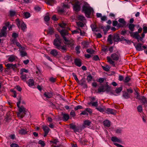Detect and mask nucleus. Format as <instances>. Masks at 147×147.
<instances>
[{
	"label": "nucleus",
	"mask_w": 147,
	"mask_h": 147,
	"mask_svg": "<svg viewBox=\"0 0 147 147\" xmlns=\"http://www.w3.org/2000/svg\"><path fill=\"white\" fill-rule=\"evenodd\" d=\"M74 63L78 67H80L82 65V63L81 61L79 59H76L74 60Z\"/></svg>",
	"instance_id": "obj_19"
},
{
	"label": "nucleus",
	"mask_w": 147,
	"mask_h": 147,
	"mask_svg": "<svg viewBox=\"0 0 147 147\" xmlns=\"http://www.w3.org/2000/svg\"><path fill=\"white\" fill-rule=\"evenodd\" d=\"M107 59L108 61L110 64L113 65H115L114 62L113 61L112 59L111 58L109 57H107Z\"/></svg>",
	"instance_id": "obj_35"
},
{
	"label": "nucleus",
	"mask_w": 147,
	"mask_h": 147,
	"mask_svg": "<svg viewBox=\"0 0 147 147\" xmlns=\"http://www.w3.org/2000/svg\"><path fill=\"white\" fill-rule=\"evenodd\" d=\"M80 46H78L76 47L75 50L76 51V53L77 54H79L80 53Z\"/></svg>",
	"instance_id": "obj_57"
},
{
	"label": "nucleus",
	"mask_w": 147,
	"mask_h": 147,
	"mask_svg": "<svg viewBox=\"0 0 147 147\" xmlns=\"http://www.w3.org/2000/svg\"><path fill=\"white\" fill-rule=\"evenodd\" d=\"M130 80V78L128 76L125 77V79L123 80V81L125 83L128 82Z\"/></svg>",
	"instance_id": "obj_56"
},
{
	"label": "nucleus",
	"mask_w": 147,
	"mask_h": 147,
	"mask_svg": "<svg viewBox=\"0 0 147 147\" xmlns=\"http://www.w3.org/2000/svg\"><path fill=\"white\" fill-rule=\"evenodd\" d=\"M28 85L30 86H32L34 85V81L33 79H29L28 81Z\"/></svg>",
	"instance_id": "obj_29"
},
{
	"label": "nucleus",
	"mask_w": 147,
	"mask_h": 147,
	"mask_svg": "<svg viewBox=\"0 0 147 147\" xmlns=\"http://www.w3.org/2000/svg\"><path fill=\"white\" fill-rule=\"evenodd\" d=\"M89 43L88 42L84 41L82 43V45L83 48H87L88 47Z\"/></svg>",
	"instance_id": "obj_31"
},
{
	"label": "nucleus",
	"mask_w": 147,
	"mask_h": 147,
	"mask_svg": "<svg viewBox=\"0 0 147 147\" xmlns=\"http://www.w3.org/2000/svg\"><path fill=\"white\" fill-rule=\"evenodd\" d=\"M27 126H22L20 127V129L18 131L19 134L22 135H25L28 134V133L30 132Z\"/></svg>",
	"instance_id": "obj_5"
},
{
	"label": "nucleus",
	"mask_w": 147,
	"mask_h": 147,
	"mask_svg": "<svg viewBox=\"0 0 147 147\" xmlns=\"http://www.w3.org/2000/svg\"><path fill=\"white\" fill-rule=\"evenodd\" d=\"M90 26L92 30L94 32L99 31L101 29V27H98L95 23L92 24Z\"/></svg>",
	"instance_id": "obj_11"
},
{
	"label": "nucleus",
	"mask_w": 147,
	"mask_h": 147,
	"mask_svg": "<svg viewBox=\"0 0 147 147\" xmlns=\"http://www.w3.org/2000/svg\"><path fill=\"white\" fill-rule=\"evenodd\" d=\"M112 38H113V36L112 35L110 34L109 36L107 39V41L111 44L113 43V41L112 40Z\"/></svg>",
	"instance_id": "obj_30"
},
{
	"label": "nucleus",
	"mask_w": 147,
	"mask_h": 147,
	"mask_svg": "<svg viewBox=\"0 0 147 147\" xmlns=\"http://www.w3.org/2000/svg\"><path fill=\"white\" fill-rule=\"evenodd\" d=\"M24 15L26 18H29L30 16V13L28 12H24Z\"/></svg>",
	"instance_id": "obj_40"
},
{
	"label": "nucleus",
	"mask_w": 147,
	"mask_h": 147,
	"mask_svg": "<svg viewBox=\"0 0 147 147\" xmlns=\"http://www.w3.org/2000/svg\"><path fill=\"white\" fill-rule=\"evenodd\" d=\"M16 45L19 47L20 49L22 50H24V48L22 47L21 45L18 42H16Z\"/></svg>",
	"instance_id": "obj_46"
},
{
	"label": "nucleus",
	"mask_w": 147,
	"mask_h": 147,
	"mask_svg": "<svg viewBox=\"0 0 147 147\" xmlns=\"http://www.w3.org/2000/svg\"><path fill=\"white\" fill-rule=\"evenodd\" d=\"M111 139V141L113 142H117L118 143H121V141L120 139L118 138L115 136L112 137Z\"/></svg>",
	"instance_id": "obj_18"
},
{
	"label": "nucleus",
	"mask_w": 147,
	"mask_h": 147,
	"mask_svg": "<svg viewBox=\"0 0 147 147\" xmlns=\"http://www.w3.org/2000/svg\"><path fill=\"white\" fill-rule=\"evenodd\" d=\"M75 43L74 41L73 40L69 41L68 42V45L69 47H73Z\"/></svg>",
	"instance_id": "obj_27"
},
{
	"label": "nucleus",
	"mask_w": 147,
	"mask_h": 147,
	"mask_svg": "<svg viewBox=\"0 0 147 147\" xmlns=\"http://www.w3.org/2000/svg\"><path fill=\"white\" fill-rule=\"evenodd\" d=\"M91 123V122L88 120H86L84 121V124L85 125L89 126L90 124Z\"/></svg>",
	"instance_id": "obj_54"
},
{
	"label": "nucleus",
	"mask_w": 147,
	"mask_h": 147,
	"mask_svg": "<svg viewBox=\"0 0 147 147\" xmlns=\"http://www.w3.org/2000/svg\"><path fill=\"white\" fill-rule=\"evenodd\" d=\"M119 22L121 24H119L117 25L118 27H123L126 24V22L123 18H120L118 20Z\"/></svg>",
	"instance_id": "obj_12"
},
{
	"label": "nucleus",
	"mask_w": 147,
	"mask_h": 147,
	"mask_svg": "<svg viewBox=\"0 0 147 147\" xmlns=\"http://www.w3.org/2000/svg\"><path fill=\"white\" fill-rule=\"evenodd\" d=\"M122 88L120 87L118 88H117L115 90L117 94L119 93L122 90Z\"/></svg>",
	"instance_id": "obj_49"
},
{
	"label": "nucleus",
	"mask_w": 147,
	"mask_h": 147,
	"mask_svg": "<svg viewBox=\"0 0 147 147\" xmlns=\"http://www.w3.org/2000/svg\"><path fill=\"white\" fill-rule=\"evenodd\" d=\"M66 24L65 23H61L59 24V26L61 28L64 29L66 26Z\"/></svg>",
	"instance_id": "obj_43"
},
{
	"label": "nucleus",
	"mask_w": 147,
	"mask_h": 147,
	"mask_svg": "<svg viewBox=\"0 0 147 147\" xmlns=\"http://www.w3.org/2000/svg\"><path fill=\"white\" fill-rule=\"evenodd\" d=\"M16 22L19 29H21L24 32L26 31V25L23 21H20L19 18H17L16 20Z\"/></svg>",
	"instance_id": "obj_3"
},
{
	"label": "nucleus",
	"mask_w": 147,
	"mask_h": 147,
	"mask_svg": "<svg viewBox=\"0 0 147 147\" xmlns=\"http://www.w3.org/2000/svg\"><path fill=\"white\" fill-rule=\"evenodd\" d=\"M44 95L47 98H51L53 96V93L52 92H45Z\"/></svg>",
	"instance_id": "obj_16"
},
{
	"label": "nucleus",
	"mask_w": 147,
	"mask_h": 147,
	"mask_svg": "<svg viewBox=\"0 0 147 147\" xmlns=\"http://www.w3.org/2000/svg\"><path fill=\"white\" fill-rule=\"evenodd\" d=\"M38 143L41 145V146L44 147L45 146V144L44 142L41 140H40L38 142Z\"/></svg>",
	"instance_id": "obj_63"
},
{
	"label": "nucleus",
	"mask_w": 147,
	"mask_h": 147,
	"mask_svg": "<svg viewBox=\"0 0 147 147\" xmlns=\"http://www.w3.org/2000/svg\"><path fill=\"white\" fill-rule=\"evenodd\" d=\"M135 25L133 24H130L128 26V27L129 29L131 31H133L134 30V28L135 27Z\"/></svg>",
	"instance_id": "obj_36"
},
{
	"label": "nucleus",
	"mask_w": 147,
	"mask_h": 147,
	"mask_svg": "<svg viewBox=\"0 0 147 147\" xmlns=\"http://www.w3.org/2000/svg\"><path fill=\"white\" fill-rule=\"evenodd\" d=\"M137 109L138 111L139 112H140V113H141L142 112V107L140 105H139L138 106V107H137Z\"/></svg>",
	"instance_id": "obj_58"
},
{
	"label": "nucleus",
	"mask_w": 147,
	"mask_h": 147,
	"mask_svg": "<svg viewBox=\"0 0 147 147\" xmlns=\"http://www.w3.org/2000/svg\"><path fill=\"white\" fill-rule=\"evenodd\" d=\"M70 128L73 129L74 132L78 131V129L76 128V126L73 123H71L69 125Z\"/></svg>",
	"instance_id": "obj_24"
},
{
	"label": "nucleus",
	"mask_w": 147,
	"mask_h": 147,
	"mask_svg": "<svg viewBox=\"0 0 147 147\" xmlns=\"http://www.w3.org/2000/svg\"><path fill=\"white\" fill-rule=\"evenodd\" d=\"M49 80L51 82L54 83L56 82V78L52 77L50 78Z\"/></svg>",
	"instance_id": "obj_62"
},
{
	"label": "nucleus",
	"mask_w": 147,
	"mask_h": 147,
	"mask_svg": "<svg viewBox=\"0 0 147 147\" xmlns=\"http://www.w3.org/2000/svg\"><path fill=\"white\" fill-rule=\"evenodd\" d=\"M50 53L53 56H56L58 55V52L56 50L54 49L51 51Z\"/></svg>",
	"instance_id": "obj_23"
},
{
	"label": "nucleus",
	"mask_w": 147,
	"mask_h": 147,
	"mask_svg": "<svg viewBox=\"0 0 147 147\" xmlns=\"http://www.w3.org/2000/svg\"><path fill=\"white\" fill-rule=\"evenodd\" d=\"M20 105H19L17 106L18 108L19 112L18 113L17 115L18 117H20L21 118H23L26 114L27 110L23 106H20Z\"/></svg>",
	"instance_id": "obj_4"
},
{
	"label": "nucleus",
	"mask_w": 147,
	"mask_h": 147,
	"mask_svg": "<svg viewBox=\"0 0 147 147\" xmlns=\"http://www.w3.org/2000/svg\"><path fill=\"white\" fill-rule=\"evenodd\" d=\"M123 96L125 98H128L129 97V96L127 93L125 92L123 95Z\"/></svg>",
	"instance_id": "obj_61"
},
{
	"label": "nucleus",
	"mask_w": 147,
	"mask_h": 147,
	"mask_svg": "<svg viewBox=\"0 0 147 147\" xmlns=\"http://www.w3.org/2000/svg\"><path fill=\"white\" fill-rule=\"evenodd\" d=\"M7 67V69H12L13 70L16 71L17 70V67L16 64H12L8 63L6 65Z\"/></svg>",
	"instance_id": "obj_7"
},
{
	"label": "nucleus",
	"mask_w": 147,
	"mask_h": 147,
	"mask_svg": "<svg viewBox=\"0 0 147 147\" xmlns=\"http://www.w3.org/2000/svg\"><path fill=\"white\" fill-rule=\"evenodd\" d=\"M62 115L63 116V119L64 121H67L69 119V116L68 114H63Z\"/></svg>",
	"instance_id": "obj_20"
},
{
	"label": "nucleus",
	"mask_w": 147,
	"mask_h": 147,
	"mask_svg": "<svg viewBox=\"0 0 147 147\" xmlns=\"http://www.w3.org/2000/svg\"><path fill=\"white\" fill-rule=\"evenodd\" d=\"M102 67L103 69L105 71H109L110 68L109 66L107 65L105 66H102Z\"/></svg>",
	"instance_id": "obj_42"
},
{
	"label": "nucleus",
	"mask_w": 147,
	"mask_h": 147,
	"mask_svg": "<svg viewBox=\"0 0 147 147\" xmlns=\"http://www.w3.org/2000/svg\"><path fill=\"white\" fill-rule=\"evenodd\" d=\"M77 18L79 20L82 21H84V20H85V17L81 15H78Z\"/></svg>",
	"instance_id": "obj_33"
},
{
	"label": "nucleus",
	"mask_w": 147,
	"mask_h": 147,
	"mask_svg": "<svg viewBox=\"0 0 147 147\" xmlns=\"http://www.w3.org/2000/svg\"><path fill=\"white\" fill-rule=\"evenodd\" d=\"M142 44L139 43L138 44L136 47V49L139 51H142L143 50L142 47Z\"/></svg>",
	"instance_id": "obj_26"
},
{
	"label": "nucleus",
	"mask_w": 147,
	"mask_h": 147,
	"mask_svg": "<svg viewBox=\"0 0 147 147\" xmlns=\"http://www.w3.org/2000/svg\"><path fill=\"white\" fill-rule=\"evenodd\" d=\"M10 91L11 92H12L13 94L12 96L14 98H16L17 96V94L15 90L13 89H11Z\"/></svg>",
	"instance_id": "obj_44"
},
{
	"label": "nucleus",
	"mask_w": 147,
	"mask_h": 147,
	"mask_svg": "<svg viewBox=\"0 0 147 147\" xmlns=\"http://www.w3.org/2000/svg\"><path fill=\"white\" fill-rule=\"evenodd\" d=\"M113 39L114 42H117L119 41L120 38L119 36L117 34L114 36L113 37Z\"/></svg>",
	"instance_id": "obj_28"
},
{
	"label": "nucleus",
	"mask_w": 147,
	"mask_h": 147,
	"mask_svg": "<svg viewBox=\"0 0 147 147\" xmlns=\"http://www.w3.org/2000/svg\"><path fill=\"white\" fill-rule=\"evenodd\" d=\"M61 40H58L55 38L53 41V45L55 47V48L61 50L63 52H65L67 51L66 46L65 45H61Z\"/></svg>",
	"instance_id": "obj_1"
},
{
	"label": "nucleus",
	"mask_w": 147,
	"mask_h": 147,
	"mask_svg": "<svg viewBox=\"0 0 147 147\" xmlns=\"http://www.w3.org/2000/svg\"><path fill=\"white\" fill-rule=\"evenodd\" d=\"M83 109V107L81 105H78L76 107L74 108V110L75 111H77L79 109Z\"/></svg>",
	"instance_id": "obj_59"
},
{
	"label": "nucleus",
	"mask_w": 147,
	"mask_h": 147,
	"mask_svg": "<svg viewBox=\"0 0 147 147\" xmlns=\"http://www.w3.org/2000/svg\"><path fill=\"white\" fill-rule=\"evenodd\" d=\"M47 32L48 34L52 35L54 33V29L53 27H50L47 30Z\"/></svg>",
	"instance_id": "obj_22"
},
{
	"label": "nucleus",
	"mask_w": 147,
	"mask_h": 147,
	"mask_svg": "<svg viewBox=\"0 0 147 147\" xmlns=\"http://www.w3.org/2000/svg\"><path fill=\"white\" fill-rule=\"evenodd\" d=\"M141 100L142 102L144 103H147V100L146 99L144 96H142L141 98Z\"/></svg>",
	"instance_id": "obj_52"
},
{
	"label": "nucleus",
	"mask_w": 147,
	"mask_h": 147,
	"mask_svg": "<svg viewBox=\"0 0 147 147\" xmlns=\"http://www.w3.org/2000/svg\"><path fill=\"white\" fill-rule=\"evenodd\" d=\"M88 104L90 106L91 105L93 107H97L98 105V100H96L94 102H88Z\"/></svg>",
	"instance_id": "obj_21"
},
{
	"label": "nucleus",
	"mask_w": 147,
	"mask_h": 147,
	"mask_svg": "<svg viewBox=\"0 0 147 147\" xmlns=\"http://www.w3.org/2000/svg\"><path fill=\"white\" fill-rule=\"evenodd\" d=\"M16 59V58L14 56L11 55L8 58V60L9 61L12 62L15 61Z\"/></svg>",
	"instance_id": "obj_34"
},
{
	"label": "nucleus",
	"mask_w": 147,
	"mask_h": 147,
	"mask_svg": "<svg viewBox=\"0 0 147 147\" xmlns=\"http://www.w3.org/2000/svg\"><path fill=\"white\" fill-rule=\"evenodd\" d=\"M86 52L90 54H92L94 53V50L92 49H88L86 50Z\"/></svg>",
	"instance_id": "obj_45"
},
{
	"label": "nucleus",
	"mask_w": 147,
	"mask_h": 147,
	"mask_svg": "<svg viewBox=\"0 0 147 147\" xmlns=\"http://www.w3.org/2000/svg\"><path fill=\"white\" fill-rule=\"evenodd\" d=\"M16 12L14 11L11 10L9 11V15L11 17H13L16 15Z\"/></svg>",
	"instance_id": "obj_38"
},
{
	"label": "nucleus",
	"mask_w": 147,
	"mask_h": 147,
	"mask_svg": "<svg viewBox=\"0 0 147 147\" xmlns=\"http://www.w3.org/2000/svg\"><path fill=\"white\" fill-rule=\"evenodd\" d=\"M92 59L95 61L100 60V59L97 55H94L92 58Z\"/></svg>",
	"instance_id": "obj_48"
},
{
	"label": "nucleus",
	"mask_w": 147,
	"mask_h": 147,
	"mask_svg": "<svg viewBox=\"0 0 147 147\" xmlns=\"http://www.w3.org/2000/svg\"><path fill=\"white\" fill-rule=\"evenodd\" d=\"M42 129L45 132V134L43 136L44 137H45L48 134L50 129L48 127L45 126H43Z\"/></svg>",
	"instance_id": "obj_15"
},
{
	"label": "nucleus",
	"mask_w": 147,
	"mask_h": 147,
	"mask_svg": "<svg viewBox=\"0 0 147 147\" xmlns=\"http://www.w3.org/2000/svg\"><path fill=\"white\" fill-rule=\"evenodd\" d=\"M11 147H19L18 145L16 143H12L10 145Z\"/></svg>",
	"instance_id": "obj_64"
},
{
	"label": "nucleus",
	"mask_w": 147,
	"mask_h": 147,
	"mask_svg": "<svg viewBox=\"0 0 147 147\" xmlns=\"http://www.w3.org/2000/svg\"><path fill=\"white\" fill-rule=\"evenodd\" d=\"M49 14L48 13L47 14L46 16L44 18V20L46 22H48L49 21L50 19V18L49 16Z\"/></svg>",
	"instance_id": "obj_41"
},
{
	"label": "nucleus",
	"mask_w": 147,
	"mask_h": 147,
	"mask_svg": "<svg viewBox=\"0 0 147 147\" xmlns=\"http://www.w3.org/2000/svg\"><path fill=\"white\" fill-rule=\"evenodd\" d=\"M92 79V77L91 75H88L87 77V80L88 82L91 81Z\"/></svg>",
	"instance_id": "obj_50"
},
{
	"label": "nucleus",
	"mask_w": 147,
	"mask_h": 147,
	"mask_svg": "<svg viewBox=\"0 0 147 147\" xmlns=\"http://www.w3.org/2000/svg\"><path fill=\"white\" fill-rule=\"evenodd\" d=\"M79 3V2L78 1L74 5L73 9L76 11H78L80 10V6L78 4Z\"/></svg>",
	"instance_id": "obj_14"
},
{
	"label": "nucleus",
	"mask_w": 147,
	"mask_h": 147,
	"mask_svg": "<svg viewBox=\"0 0 147 147\" xmlns=\"http://www.w3.org/2000/svg\"><path fill=\"white\" fill-rule=\"evenodd\" d=\"M58 30L60 32L62 36L65 41H67V39L65 37V36L68 34V32L65 29H63L62 30L57 28Z\"/></svg>",
	"instance_id": "obj_9"
},
{
	"label": "nucleus",
	"mask_w": 147,
	"mask_h": 147,
	"mask_svg": "<svg viewBox=\"0 0 147 147\" xmlns=\"http://www.w3.org/2000/svg\"><path fill=\"white\" fill-rule=\"evenodd\" d=\"M77 24L78 26L81 27H82L84 26V23L80 22H77Z\"/></svg>",
	"instance_id": "obj_55"
},
{
	"label": "nucleus",
	"mask_w": 147,
	"mask_h": 147,
	"mask_svg": "<svg viewBox=\"0 0 147 147\" xmlns=\"http://www.w3.org/2000/svg\"><path fill=\"white\" fill-rule=\"evenodd\" d=\"M20 55L22 57L26 56L27 55V53L26 52L23 51H21L20 52Z\"/></svg>",
	"instance_id": "obj_47"
},
{
	"label": "nucleus",
	"mask_w": 147,
	"mask_h": 147,
	"mask_svg": "<svg viewBox=\"0 0 147 147\" xmlns=\"http://www.w3.org/2000/svg\"><path fill=\"white\" fill-rule=\"evenodd\" d=\"M7 27L6 26H4L3 27L2 29L1 30L0 33V38L2 37L5 36H6V30Z\"/></svg>",
	"instance_id": "obj_13"
},
{
	"label": "nucleus",
	"mask_w": 147,
	"mask_h": 147,
	"mask_svg": "<svg viewBox=\"0 0 147 147\" xmlns=\"http://www.w3.org/2000/svg\"><path fill=\"white\" fill-rule=\"evenodd\" d=\"M93 11L92 9L88 5H84L82 7V11L84 12L86 16L88 18L90 17Z\"/></svg>",
	"instance_id": "obj_2"
},
{
	"label": "nucleus",
	"mask_w": 147,
	"mask_h": 147,
	"mask_svg": "<svg viewBox=\"0 0 147 147\" xmlns=\"http://www.w3.org/2000/svg\"><path fill=\"white\" fill-rule=\"evenodd\" d=\"M103 124L105 126L109 127L110 126L111 122L108 120H106L103 121Z\"/></svg>",
	"instance_id": "obj_25"
},
{
	"label": "nucleus",
	"mask_w": 147,
	"mask_h": 147,
	"mask_svg": "<svg viewBox=\"0 0 147 147\" xmlns=\"http://www.w3.org/2000/svg\"><path fill=\"white\" fill-rule=\"evenodd\" d=\"M72 75L74 77V79L76 80V82L78 83H79V80L78 79V78L76 75L74 73H72Z\"/></svg>",
	"instance_id": "obj_53"
},
{
	"label": "nucleus",
	"mask_w": 147,
	"mask_h": 147,
	"mask_svg": "<svg viewBox=\"0 0 147 147\" xmlns=\"http://www.w3.org/2000/svg\"><path fill=\"white\" fill-rule=\"evenodd\" d=\"M17 99L18 101L17 103V106H18L19 105H20L21 101L22 100V98L21 96L20 95L18 96Z\"/></svg>",
	"instance_id": "obj_37"
},
{
	"label": "nucleus",
	"mask_w": 147,
	"mask_h": 147,
	"mask_svg": "<svg viewBox=\"0 0 147 147\" xmlns=\"http://www.w3.org/2000/svg\"><path fill=\"white\" fill-rule=\"evenodd\" d=\"M54 0H45V2L47 4L52 5L54 3Z\"/></svg>",
	"instance_id": "obj_39"
},
{
	"label": "nucleus",
	"mask_w": 147,
	"mask_h": 147,
	"mask_svg": "<svg viewBox=\"0 0 147 147\" xmlns=\"http://www.w3.org/2000/svg\"><path fill=\"white\" fill-rule=\"evenodd\" d=\"M130 34L131 36H133L134 38L137 39L138 42L140 41V40H141L142 39L141 37L140 36L138 32H131Z\"/></svg>",
	"instance_id": "obj_10"
},
{
	"label": "nucleus",
	"mask_w": 147,
	"mask_h": 147,
	"mask_svg": "<svg viewBox=\"0 0 147 147\" xmlns=\"http://www.w3.org/2000/svg\"><path fill=\"white\" fill-rule=\"evenodd\" d=\"M21 75V78L22 80L24 81H25L26 80V75L24 73H20Z\"/></svg>",
	"instance_id": "obj_32"
},
{
	"label": "nucleus",
	"mask_w": 147,
	"mask_h": 147,
	"mask_svg": "<svg viewBox=\"0 0 147 147\" xmlns=\"http://www.w3.org/2000/svg\"><path fill=\"white\" fill-rule=\"evenodd\" d=\"M104 79L102 78V83L104 81ZM110 88L108 85L107 82H103L102 83V92H109L110 91Z\"/></svg>",
	"instance_id": "obj_6"
},
{
	"label": "nucleus",
	"mask_w": 147,
	"mask_h": 147,
	"mask_svg": "<svg viewBox=\"0 0 147 147\" xmlns=\"http://www.w3.org/2000/svg\"><path fill=\"white\" fill-rule=\"evenodd\" d=\"M85 110L86 112H88L90 114H91L92 113V110L90 108H88L85 109Z\"/></svg>",
	"instance_id": "obj_51"
},
{
	"label": "nucleus",
	"mask_w": 147,
	"mask_h": 147,
	"mask_svg": "<svg viewBox=\"0 0 147 147\" xmlns=\"http://www.w3.org/2000/svg\"><path fill=\"white\" fill-rule=\"evenodd\" d=\"M119 56V55L117 54L116 53H113L111 55V57L113 60L116 61L118 60Z\"/></svg>",
	"instance_id": "obj_17"
},
{
	"label": "nucleus",
	"mask_w": 147,
	"mask_h": 147,
	"mask_svg": "<svg viewBox=\"0 0 147 147\" xmlns=\"http://www.w3.org/2000/svg\"><path fill=\"white\" fill-rule=\"evenodd\" d=\"M102 113H107L108 114L110 113L111 114H115V111L113 109H106L105 107H103L102 108Z\"/></svg>",
	"instance_id": "obj_8"
},
{
	"label": "nucleus",
	"mask_w": 147,
	"mask_h": 147,
	"mask_svg": "<svg viewBox=\"0 0 147 147\" xmlns=\"http://www.w3.org/2000/svg\"><path fill=\"white\" fill-rule=\"evenodd\" d=\"M90 102H93L94 101H96V100L95 98L94 97H89Z\"/></svg>",
	"instance_id": "obj_60"
}]
</instances>
